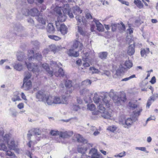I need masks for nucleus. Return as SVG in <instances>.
I'll return each instance as SVG.
<instances>
[{
    "label": "nucleus",
    "instance_id": "bb28decb",
    "mask_svg": "<svg viewBox=\"0 0 158 158\" xmlns=\"http://www.w3.org/2000/svg\"><path fill=\"white\" fill-rule=\"evenodd\" d=\"M13 67L15 69L18 71H21L23 69V65L19 63H15L13 64Z\"/></svg>",
    "mask_w": 158,
    "mask_h": 158
},
{
    "label": "nucleus",
    "instance_id": "1a4fd4ad",
    "mask_svg": "<svg viewBox=\"0 0 158 158\" xmlns=\"http://www.w3.org/2000/svg\"><path fill=\"white\" fill-rule=\"evenodd\" d=\"M15 31H16L13 35L14 36L17 35L22 36L21 33L24 30V28L22 25L19 23L15 24L14 27Z\"/></svg>",
    "mask_w": 158,
    "mask_h": 158
},
{
    "label": "nucleus",
    "instance_id": "69168bd1",
    "mask_svg": "<svg viewBox=\"0 0 158 158\" xmlns=\"http://www.w3.org/2000/svg\"><path fill=\"white\" fill-rule=\"evenodd\" d=\"M27 22L30 23L31 25H34V21L31 18H29L27 19Z\"/></svg>",
    "mask_w": 158,
    "mask_h": 158
},
{
    "label": "nucleus",
    "instance_id": "a18cd8bd",
    "mask_svg": "<svg viewBox=\"0 0 158 158\" xmlns=\"http://www.w3.org/2000/svg\"><path fill=\"white\" fill-rule=\"evenodd\" d=\"M89 70L92 71V73H97L98 74L100 72L97 69H96L94 67H90L89 69Z\"/></svg>",
    "mask_w": 158,
    "mask_h": 158
},
{
    "label": "nucleus",
    "instance_id": "c03bdc74",
    "mask_svg": "<svg viewBox=\"0 0 158 158\" xmlns=\"http://www.w3.org/2000/svg\"><path fill=\"white\" fill-rule=\"evenodd\" d=\"M117 92H114L113 90L111 89L109 93V95L110 97L113 99L114 97L116 96L117 95Z\"/></svg>",
    "mask_w": 158,
    "mask_h": 158
},
{
    "label": "nucleus",
    "instance_id": "b1692460",
    "mask_svg": "<svg viewBox=\"0 0 158 158\" xmlns=\"http://www.w3.org/2000/svg\"><path fill=\"white\" fill-rule=\"evenodd\" d=\"M40 15L39 11L36 8H33L29 11V15L31 16H36V17Z\"/></svg>",
    "mask_w": 158,
    "mask_h": 158
},
{
    "label": "nucleus",
    "instance_id": "412c9836",
    "mask_svg": "<svg viewBox=\"0 0 158 158\" xmlns=\"http://www.w3.org/2000/svg\"><path fill=\"white\" fill-rule=\"evenodd\" d=\"M74 136L77 139V141L78 142L82 143H87V140L84 139L81 135L79 134H76Z\"/></svg>",
    "mask_w": 158,
    "mask_h": 158
},
{
    "label": "nucleus",
    "instance_id": "603ef678",
    "mask_svg": "<svg viewBox=\"0 0 158 158\" xmlns=\"http://www.w3.org/2000/svg\"><path fill=\"white\" fill-rule=\"evenodd\" d=\"M129 28L127 29V33L129 34L130 35H131V34L133 33L134 29L133 28L131 27L130 25H129Z\"/></svg>",
    "mask_w": 158,
    "mask_h": 158
},
{
    "label": "nucleus",
    "instance_id": "aec40b11",
    "mask_svg": "<svg viewBox=\"0 0 158 158\" xmlns=\"http://www.w3.org/2000/svg\"><path fill=\"white\" fill-rule=\"evenodd\" d=\"M135 44L133 43V44H131L128 47L127 51V54L130 56L133 55L135 52Z\"/></svg>",
    "mask_w": 158,
    "mask_h": 158
},
{
    "label": "nucleus",
    "instance_id": "f704fd0d",
    "mask_svg": "<svg viewBox=\"0 0 158 158\" xmlns=\"http://www.w3.org/2000/svg\"><path fill=\"white\" fill-rule=\"evenodd\" d=\"M134 2L140 9L142 8L143 6V3L140 0H135Z\"/></svg>",
    "mask_w": 158,
    "mask_h": 158
},
{
    "label": "nucleus",
    "instance_id": "5fc2aeb1",
    "mask_svg": "<svg viewBox=\"0 0 158 158\" xmlns=\"http://www.w3.org/2000/svg\"><path fill=\"white\" fill-rule=\"evenodd\" d=\"M135 149L136 150H139L145 152L146 153H148V152L147 151L146 148L144 147H136Z\"/></svg>",
    "mask_w": 158,
    "mask_h": 158
},
{
    "label": "nucleus",
    "instance_id": "09e8293b",
    "mask_svg": "<svg viewBox=\"0 0 158 158\" xmlns=\"http://www.w3.org/2000/svg\"><path fill=\"white\" fill-rule=\"evenodd\" d=\"M87 107L88 109L90 110H94L95 109V106L93 104H88Z\"/></svg>",
    "mask_w": 158,
    "mask_h": 158
},
{
    "label": "nucleus",
    "instance_id": "7ed1b4c3",
    "mask_svg": "<svg viewBox=\"0 0 158 158\" xmlns=\"http://www.w3.org/2000/svg\"><path fill=\"white\" fill-rule=\"evenodd\" d=\"M93 100L94 103L97 105L99 110H100L101 112H103L106 110L105 108L103 106L104 104L108 107L110 106L109 100L107 99L106 96H104L103 98L101 96H98L97 93H95Z\"/></svg>",
    "mask_w": 158,
    "mask_h": 158
},
{
    "label": "nucleus",
    "instance_id": "423d86ee",
    "mask_svg": "<svg viewBox=\"0 0 158 158\" xmlns=\"http://www.w3.org/2000/svg\"><path fill=\"white\" fill-rule=\"evenodd\" d=\"M63 8L61 6H57L55 8L54 10L57 14V21L58 22H62L64 21L67 17L65 14H63L61 13Z\"/></svg>",
    "mask_w": 158,
    "mask_h": 158
},
{
    "label": "nucleus",
    "instance_id": "13d9d810",
    "mask_svg": "<svg viewBox=\"0 0 158 158\" xmlns=\"http://www.w3.org/2000/svg\"><path fill=\"white\" fill-rule=\"evenodd\" d=\"M78 31L80 33V34L82 35H85V33L82 30V28L79 26H78Z\"/></svg>",
    "mask_w": 158,
    "mask_h": 158
},
{
    "label": "nucleus",
    "instance_id": "4be33fe9",
    "mask_svg": "<svg viewBox=\"0 0 158 158\" xmlns=\"http://www.w3.org/2000/svg\"><path fill=\"white\" fill-rule=\"evenodd\" d=\"M74 136L77 139V141L78 142L82 143H87V140L84 139L81 135L79 134H76Z\"/></svg>",
    "mask_w": 158,
    "mask_h": 158
},
{
    "label": "nucleus",
    "instance_id": "c756f323",
    "mask_svg": "<svg viewBox=\"0 0 158 158\" xmlns=\"http://www.w3.org/2000/svg\"><path fill=\"white\" fill-rule=\"evenodd\" d=\"M105 110L103 112H101L100 110H99V111L102 113L101 116L104 118L110 119L111 117V114L108 112L105 111Z\"/></svg>",
    "mask_w": 158,
    "mask_h": 158
},
{
    "label": "nucleus",
    "instance_id": "f03ea898",
    "mask_svg": "<svg viewBox=\"0 0 158 158\" xmlns=\"http://www.w3.org/2000/svg\"><path fill=\"white\" fill-rule=\"evenodd\" d=\"M11 137V135L6 134L4 135H0V150L6 151L7 149L6 144H8L9 148L11 150H15L16 145L13 140H11L10 143L9 140Z\"/></svg>",
    "mask_w": 158,
    "mask_h": 158
},
{
    "label": "nucleus",
    "instance_id": "a19ab883",
    "mask_svg": "<svg viewBox=\"0 0 158 158\" xmlns=\"http://www.w3.org/2000/svg\"><path fill=\"white\" fill-rule=\"evenodd\" d=\"M91 83V80L87 79L81 82V85H82L86 86L90 85Z\"/></svg>",
    "mask_w": 158,
    "mask_h": 158
},
{
    "label": "nucleus",
    "instance_id": "e433bc0d",
    "mask_svg": "<svg viewBox=\"0 0 158 158\" xmlns=\"http://www.w3.org/2000/svg\"><path fill=\"white\" fill-rule=\"evenodd\" d=\"M137 101L136 100L134 101H131L129 103V106L133 109H135L137 107V105L136 104Z\"/></svg>",
    "mask_w": 158,
    "mask_h": 158
},
{
    "label": "nucleus",
    "instance_id": "4d7b16f0",
    "mask_svg": "<svg viewBox=\"0 0 158 158\" xmlns=\"http://www.w3.org/2000/svg\"><path fill=\"white\" fill-rule=\"evenodd\" d=\"M135 77V75H133L128 77H126V78H125L122 79V80L121 81H127L131 78H134Z\"/></svg>",
    "mask_w": 158,
    "mask_h": 158
},
{
    "label": "nucleus",
    "instance_id": "864d4df0",
    "mask_svg": "<svg viewBox=\"0 0 158 158\" xmlns=\"http://www.w3.org/2000/svg\"><path fill=\"white\" fill-rule=\"evenodd\" d=\"M12 101L14 102H16V101H19L21 99L19 97L18 95H15L11 99Z\"/></svg>",
    "mask_w": 158,
    "mask_h": 158
},
{
    "label": "nucleus",
    "instance_id": "4c0bfd02",
    "mask_svg": "<svg viewBox=\"0 0 158 158\" xmlns=\"http://www.w3.org/2000/svg\"><path fill=\"white\" fill-rule=\"evenodd\" d=\"M16 4L17 5H21V6H24L25 5L26 3V0H17L16 2Z\"/></svg>",
    "mask_w": 158,
    "mask_h": 158
},
{
    "label": "nucleus",
    "instance_id": "f257e3e1",
    "mask_svg": "<svg viewBox=\"0 0 158 158\" xmlns=\"http://www.w3.org/2000/svg\"><path fill=\"white\" fill-rule=\"evenodd\" d=\"M28 60L25 61V64L28 70L35 73L38 75L40 71V67L39 66L41 64L40 61L42 58V55L39 53L34 54L33 50L28 51Z\"/></svg>",
    "mask_w": 158,
    "mask_h": 158
},
{
    "label": "nucleus",
    "instance_id": "ddd939ff",
    "mask_svg": "<svg viewBox=\"0 0 158 158\" xmlns=\"http://www.w3.org/2000/svg\"><path fill=\"white\" fill-rule=\"evenodd\" d=\"M76 18L77 21V23L78 25H85L87 22V21L86 20V19L82 16L77 15L76 16Z\"/></svg>",
    "mask_w": 158,
    "mask_h": 158
},
{
    "label": "nucleus",
    "instance_id": "c9c22d12",
    "mask_svg": "<svg viewBox=\"0 0 158 158\" xmlns=\"http://www.w3.org/2000/svg\"><path fill=\"white\" fill-rule=\"evenodd\" d=\"M149 50L148 48H146L145 49L141 50L140 51V54L142 57L144 56V55H147L149 53Z\"/></svg>",
    "mask_w": 158,
    "mask_h": 158
},
{
    "label": "nucleus",
    "instance_id": "7c9ffc66",
    "mask_svg": "<svg viewBox=\"0 0 158 158\" xmlns=\"http://www.w3.org/2000/svg\"><path fill=\"white\" fill-rule=\"evenodd\" d=\"M108 53L106 52H100L98 54V56L99 58L102 60H104L107 58Z\"/></svg>",
    "mask_w": 158,
    "mask_h": 158
},
{
    "label": "nucleus",
    "instance_id": "a211bd4d",
    "mask_svg": "<svg viewBox=\"0 0 158 158\" xmlns=\"http://www.w3.org/2000/svg\"><path fill=\"white\" fill-rule=\"evenodd\" d=\"M31 82L30 80L24 81H23V82L21 88H23L25 90H28L31 87Z\"/></svg>",
    "mask_w": 158,
    "mask_h": 158
},
{
    "label": "nucleus",
    "instance_id": "774afa93",
    "mask_svg": "<svg viewBox=\"0 0 158 158\" xmlns=\"http://www.w3.org/2000/svg\"><path fill=\"white\" fill-rule=\"evenodd\" d=\"M50 51V50L49 48H48L45 49L43 51V54L44 55H46Z\"/></svg>",
    "mask_w": 158,
    "mask_h": 158
},
{
    "label": "nucleus",
    "instance_id": "2eb2a0df",
    "mask_svg": "<svg viewBox=\"0 0 158 158\" xmlns=\"http://www.w3.org/2000/svg\"><path fill=\"white\" fill-rule=\"evenodd\" d=\"M72 131H60L59 137L63 138H68L71 137L73 134Z\"/></svg>",
    "mask_w": 158,
    "mask_h": 158
},
{
    "label": "nucleus",
    "instance_id": "20e7f679",
    "mask_svg": "<svg viewBox=\"0 0 158 158\" xmlns=\"http://www.w3.org/2000/svg\"><path fill=\"white\" fill-rule=\"evenodd\" d=\"M50 65L52 69L53 73H54V74L56 76H63L64 75V72L63 69L60 68L61 65L60 63H57L56 62L52 61H51Z\"/></svg>",
    "mask_w": 158,
    "mask_h": 158
},
{
    "label": "nucleus",
    "instance_id": "0e129e2a",
    "mask_svg": "<svg viewBox=\"0 0 158 158\" xmlns=\"http://www.w3.org/2000/svg\"><path fill=\"white\" fill-rule=\"evenodd\" d=\"M6 151V155L9 156H13L15 155L14 153L10 151H7V150Z\"/></svg>",
    "mask_w": 158,
    "mask_h": 158
},
{
    "label": "nucleus",
    "instance_id": "393cba45",
    "mask_svg": "<svg viewBox=\"0 0 158 158\" xmlns=\"http://www.w3.org/2000/svg\"><path fill=\"white\" fill-rule=\"evenodd\" d=\"M42 67H43L46 71L49 74L51 77L53 75V71L50 70L49 68V66L48 64L46 63L43 64L41 65Z\"/></svg>",
    "mask_w": 158,
    "mask_h": 158
},
{
    "label": "nucleus",
    "instance_id": "6e6552de",
    "mask_svg": "<svg viewBox=\"0 0 158 158\" xmlns=\"http://www.w3.org/2000/svg\"><path fill=\"white\" fill-rule=\"evenodd\" d=\"M48 93L43 90L38 91L35 94L36 98L38 99L40 101L43 102L45 100L46 97Z\"/></svg>",
    "mask_w": 158,
    "mask_h": 158
},
{
    "label": "nucleus",
    "instance_id": "9d476101",
    "mask_svg": "<svg viewBox=\"0 0 158 158\" xmlns=\"http://www.w3.org/2000/svg\"><path fill=\"white\" fill-rule=\"evenodd\" d=\"M120 124L123 125L124 127L128 128L130 127L132 123V120L131 118H128L127 119H123L119 120Z\"/></svg>",
    "mask_w": 158,
    "mask_h": 158
},
{
    "label": "nucleus",
    "instance_id": "ea45409f",
    "mask_svg": "<svg viewBox=\"0 0 158 158\" xmlns=\"http://www.w3.org/2000/svg\"><path fill=\"white\" fill-rule=\"evenodd\" d=\"M124 64L125 66L129 69L132 66V63L129 60L126 61Z\"/></svg>",
    "mask_w": 158,
    "mask_h": 158
},
{
    "label": "nucleus",
    "instance_id": "4468645a",
    "mask_svg": "<svg viewBox=\"0 0 158 158\" xmlns=\"http://www.w3.org/2000/svg\"><path fill=\"white\" fill-rule=\"evenodd\" d=\"M114 102L117 104V105L119 106L121 105V102H124L126 100L125 97L122 98L118 96L117 95L113 98V99Z\"/></svg>",
    "mask_w": 158,
    "mask_h": 158
},
{
    "label": "nucleus",
    "instance_id": "3c124183",
    "mask_svg": "<svg viewBox=\"0 0 158 158\" xmlns=\"http://www.w3.org/2000/svg\"><path fill=\"white\" fill-rule=\"evenodd\" d=\"M31 75L30 73L28 72H27V74L25 76L23 81H29V79L31 78Z\"/></svg>",
    "mask_w": 158,
    "mask_h": 158
},
{
    "label": "nucleus",
    "instance_id": "6ab92c4d",
    "mask_svg": "<svg viewBox=\"0 0 158 158\" xmlns=\"http://www.w3.org/2000/svg\"><path fill=\"white\" fill-rule=\"evenodd\" d=\"M93 21L96 24L97 30L99 31H103L104 29L103 26L98 20L94 19Z\"/></svg>",
    "mask_w": 158,
    "mask_h": 158
},
{
    "label": "nucleus",
    "instance_id": "473e14b6",
    "mask_svg": "<svg viewBox=\"0 0 158 158\" xmlns=\"http://www.w3.org/2000/svg\"><path fill=\"white\" fill-rule=\"evenodd\" d=\"M73 13L75 15H79L82 12V10H81L79 7L77 6H75L73 7Z\"/></svg>",
    "mask_w": 158,
    "mask_h": 158
},
{
    "label": "nucleus",
    "instance_id": "de8ad7c7",
    "mask_svg": "<svg viewBox=\"0 0 158 158\" xmlns=\"http://www.w3.org/2000/svg\"><path fill=\"white\" fill-rule=\"evenodd\" d=\"M48 48L49 49L50 51H52L54 52H55L56 49V47L54 44L49 46Z\"/></svg>",
    "mask_w": 158,
    "mask_h": 158
},
{
    "label": "nucleus",
    "instance_id": "338daca9",
    "mask_svg": "<svg viewBox=\"0 0 158 158\" xmlns=\"http://www.w3.org/2000/svg\"><path fill=\"white\" fill-rule=\"evenodd\" d=\"M110 74V72L109 71L107 70H104V73H102V75H105L107 76H109Z\"/></svg>",
    "mask_w": 158,
    "mask_h": 158
},
{
    "label": "nucleus",
    "instance_id": "052dcab7",
    "mask_svg": "<svg viewBox=\"0 0 158 158\" xmlns=\"http://www.w3.org/2000/svg\"><path fill=\"white\" fill-rule=\"evenodd\" d=\"M34 132L36 135H40V131L38 128L35 129L34 130Z\"/></svg>",
    "mask_w": 158,
    "mask_h": 158
},
{
    "label": "nucleus",
    "instance_id": "5701e85b",
    "mask_svg": "<svg viewBox=\"0 0 158 158\" xmlns=\"http://www.w3.org/2000/svg\"><path fill=\"white\" fill-rule=\"evenodd\" d=\"M80 94L84 96H88L90 98L92 94L89 92V89H81L80 91Z\"/></svg>",
    "mask_w": 158,
    "mask_h": 158
},
{
    "label": "nucleus",
    "instance_id": "49530a36",
    "mask_svg": "<svg viewBox=\"0 0 158 158\" xmlns=\"http://www.w3.org/2000/svg\"><path fill=\"white\" fill-rule=\"evenodd\" d=\"M60 131H55L53 130H51L50 132V134L52 136L60 135Z\"/></svg>",
    "mask_w": 158,
    "mask_h": 158
},
{
    "label": "nucleus",
    "instance_id": "0eeeda50",
    "mask_svg": "<svg viewBox=\"0 0 158 158\" xmlns=\"http://www.w3.org/2000/svg\"><path fill=\"white\" fill-rule=\"evenodd\" d=\"M68 97L65 95L62 96L61 98L58 97L53 96V104H65L68 103Z\"/></svg>",
    "mask_w": 158,
    "mask_h": 158
},
{
    "label": "nucleus",
    "instance_id": "c85d7f7f",
    "mask_svg": "<svg viewBox=\"0 0 158 158\" xmlns=\"http://www.w3.org/2000/svg\"><path fill=\"white\" fill-rule=\"evenodd\" d=\"M36 19L38 21L42 24H45L46 23V20L45 18H44L41 14L36 17Z\"/></svg>",
    "mask_w": 158,
    "mask_h": 158
},
{
    "label": "nucleus",
    "instance_id": "680f3d73",
    "mask_svg": "<svg viewBox=\"0 0 158 158\" xmlns=\"http://www.w3.org/2000/svg\"><path fill=\"white\" fill-rule=\"evenodd\" d=\"M112 31H114L116 29V27H118V24H114L112 25Z\"/></svg>",
    "mask_w": 158,
    "mask_h": 158
},
{
    "label": "nucleus",
    "instance_id": "39448f33",
    "mask_svg": "<svg viewBox=\"0 0 158 158\" xmlns=\"http://www.w3.org/2000/svg\"><path fill=\"white\" fill-rule=\"evenodd\" d=\"M78 46L79 47L80 50H81L83 48L82 44L76 40L73 45L72 49H70L67 52V53L69 56L75 57L78 56L79 55L78 51L74 52V49L77 48Z\"/></svg>",
    "mask_w": 158,
    "mask_h": 158
},
{
    "label": "nucleus",
    "instance_id": "9b49d317",
    "mask_svg": "<svg viewBox=\"0 0 158 158\" xmlns=\"http://www.w3.org/2000/svg\"><path fill=\"white\" fill-rule=\"evenodd\" d=\"M60 24L59 23L56 21L55 24L57 29L58 30H60L61 34L63 35H64L67 32L68 28L64 24H61L60 25V26L59 27L58 25Z\"/></svg>",
    "mask_w": 158,
    "mask_h": 158
},
{
    "label": "nucleus",
    "instance_id": "2f4dec72",
    "mask_svg": "<svg viewBox=\"0 0 158 158\" xmlns=\"http://www.w3.org/2000/svg\"><path fill=\"white\" fill-rule=\"evenodd\" d=\"M87 149V148L86 147H85L84 146H81L78 148L77 151L79 153L83 154L85 153Z\"/></svg>",
    "mask_w": 158,
    "mask_h": 158
},
{
    "label": "nucleus",
    "instance_id": "6e6d98bb",
    "mask_svg": "<svg viewBox=\"0 0 158 158\" xmlns=\"http://www.w3.org/2000/svg\"><path fill=\"white\" fill-rule=\"evenodd\" d=\"M116 127L114 126H110L107 128V130L112 132H114L116 130Z\"/></svg>",
    "mask_w": 158,
    "mask_h": 158
},
{
    "label": "nucleus",
    "instance_id": "58836bf2",
    "mask_svg": "<svg viewBox=\"0 0 158 158\" xmlns=\"http://www.w3.org/2000/svg\"><path fill=\"white\" fill-rule=\"evenodd\" d=\"M119 30L121 32L124 31L125 29V25L123 22L121 23V24H118Z\"/></svg>",
    "mask_w": 158,
    "mask_h": 158
},
{
    "label": "nucleus",
    "instance_id": "f8f14e48",
    "mask_svg": "<svg viewBox=\"0 0 158 158\" xmlns=\"http://www.w3.org/2000/svg\"><path fill=\"white\" fill-rule=\"evenodd\" d=\"M62 11L64 14L68 15L71 18L73 17V15L72 13L71 12L70 8L69 7V5L65 4L64 5V6L62 7Z\"/></svg>",
    "mask_w": 158,
    "mask_h": 158
},
{
    "label": "nucleus",
    "instance_id": "dca6fc26",
    "mask_svg": "<svg viewBox=\"0 0 158 158\" xmlns=\"http://www.w3.org/2000/svg\"><path fill=\"white\" fill-rule=\"evenodd\" d=\"M45 100L43 102L45 103H46L48 105H52L53 104V96L49 95L48 94L47 95Z\"/></svg>",
    "mask_w": 158,
    "mask_h": 158
},
{
    "label": "nucleus",
    "instance_id": "a878e982",
    "mask_svg": "<svg viewBox=\"0 0 158 158\" xmlns=\"http://www.w3.org/2000/svg\"><path fill=\"white\" fill-rule=\"evenodd\" d=\"M65 86L66 87L69 88L68 91L69 93H71L72 90L74 89V88L72 86V81H71L69 80L66 81L65 82Z\"/></svg>",
    "mask_w": 158,
    "mask_h": 158
},
{
    "label": "nucleus",
    "instance_id": "f3484780",
    "mask_svg": "<svg viewBox=\"0 0 158 158\" xmlns=\"http://www.w3.org/2000/svg\"><path fill=\"white\" fill-rule=\"evenodd\" d=\"M89 154L91 155V158H98L99 155L97 153V150L95 148H92L89 152Z\"/></svg>",
    "mask_w": 158,
    "mask_h": 158
},
{
    "label": "nucleus",
    "instance_id": "e2e57ef3",
    "mask_svg": "<svg viewBox=\"0 0 158 158\" xmlns=\"http://www.w3.org/2000/svg\"><path fill=\"white\" fill-rule=\"evenodd\" d=\"M74 110L77 111L80 109V107L78 105H74L73 107Z\"/></svg>",
    "mask_w": 158,
    "mask_h": 158
},
{
    "label": "nucleus",
    "instance_id": "37998d69",
    "mask_svg": "<svg viewBox=\"0 0 158 158\" xmlns=\"http://www.w3.org/2000/svg\"><path fill=\"white\" fill-rule=\"evenodd\" d=\"M125 68L121 66L116 71V74L117 75H119L122 74L124 71Z\"/></svg>",
    "mask_w": 158,
    "mask_h": 158
},
{
    "label": "nucleus",
    "instance_id": "79ce46f5",
    "mask_svg": "<svg viewBox=\"0 0 158 158\" xmlns=\"http://www.w3.org/2000/svg\"><path fill=\"white\" fill-rule=\"evenodd\" d=\"M21 12L25 16H27L29 15V10L27 8H23Z\"/></svg>",
    "mask_w": 158,
    "mask_h": 158
},
{
    "label": "nucleus",
    "instance_id": "cd10ccee",
    "mask_svg": "<svg viewBox=\"0 0 158 158\" xmlns=\"http://www.w3.org/2000/svg\"><path fill=\"white\" fill-rule=\"evenodd\" d=\"M47 31L50 33H52L54 32L55 28L52 23H49L48 24L47 27Z\"/></svg>",
    "mask_w": 158,
    "mask_h": 158
},
{
    "label": "nucleus",
    "instance_id": "bf43d9fd",
    "mask_svg": "<svg viewBox=\"0 0 158 158\" xmlns=\"http://www.w3.org/2000/svg\"><path fill=\"white\" fill-rule=\"evenodd\" d=\"M156 98H158V94H157L156 95V96L155 95H153L152 96H151L149 98V100H152L153 101H154L156 99Z\"/></svg>",
    "mask_w": 158,
    "mask_h": 158
},
{
    "label": "nucleus",
    "instance_id": "72a5a7b5",
    "mask_svg": "<svg viewBox=\"0 0 158 158\" xmlns=\"http://www.w3.org/2000/svg\"><path fill=\"white\" fill-rule=\"evenodd\" d=\"M17 59L19 61H22L24 58V54L23 52H18L17 54Z\"/></svg>",
    "mask_w": 158,
    "mask_h": 158
},
{
    "label": "nucleus",
    "instance_id": "8fccbe9b",
    "mask_svg": "<svg viewBox=\"0 0 158 158\" xmlns=\"http://www.w3.org/2000/svg\"><path fill=\"white\" fill-rule=\"evenodd\" d=\"M83 59L84 61H87V60L88 59V56H89V53L88 52H86L85 53H83Z\"/></svg>",
    "mask_w": 158,
    "mask_h": 158
}]
</instances>
